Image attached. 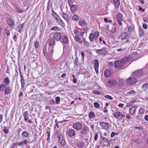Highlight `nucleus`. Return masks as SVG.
I'll return each instance as SVG.
<instances>
[{"instance_id": "f257e3e1", "label": "nucleus", "mask_w": 148, "mask_h": 148, "mask_svg": "<svg viewBox=\"0 0 148 148\" xmlns=\"http://www.w3.org/2000/svg\"><path fill=\"white\" fill-rule=\"evenodd\" d=\"M126 63V59L124 58L120 60L116 61L114 64V67L117 69H120L123 67L124 64Z\"/></svg>"}, {"instance_id": "f03ea898", "label": "nucleus", "mask_w": 148, "mask_h": 148, "mask_svg": "<svg viewBox=\"0 0 148 148\" xmlns=\"http://www.w3.org/2000/svg\"><path fill=\"white\" fill-rule=\"evenodd\" d=\"M137 80L135 77H129L126 79V82L127 85H132L136 83Z\"/></svg>"}, {"instance_id": "7ed1b4c3", "label": "nucleus", "mask_w": 148, "mask_h": 148, "mask_svg": "<svg viewBox=\"0 0 148 148\" xmlns=\"http://www.w3.org/2000/svg\"><path fill=\"white\" fill-rule=\"evenodd\" d=\"M89 131L88 127L86 126H84L81 129L80 134L82 135L85 136L88 134Z\"/></svg>"}, {"instance_id": "20e7f679", "label": "nucleus", "mask_w": 148, "mask_h": 148, "mask_svg": "<svg viewBox=\"0 0 148 148\" xmlns=\"http://www.w3.org/2000/svg\"><path fill=\"white\" fill-rule=\"evenodd\" d=\"M143 73V70L142 69H140L134 72L132 74V75L134 76L139 77L142 76Z\"/></svg>"}, {"instance_id": "39448f33", "label": "nucleus", "mask_w": 148, "mask_h": 148, "mask_svg": "<svg viewBox=\"0 0 148 148\" xmlns=\"http://www.w3.org/2000/svg\"><path fill=\"white\" fill-rule=\"evenodd\" d=\"M101 140H102L103 142V145L105 146H110V141L108 140L106 138L102 136H100Z\"/></svg>"}, {"instance_id": "423d86ee", "label": "nucleus", "mask_w": 148, "mask_h": 148, "mask_svg": "<svg viewBox=\"0 0 148 148\" xmlns=\"http://www.w3.org/2000/svg\"><path fill=\"white\" fill-rule=\"evenodd\" d=\"M100 125L102 129H105L106 131L108 130L109 129V124L107 122H100Z\"/></svg>"}, {"instance_id": "0eeeda50", "label": "nucleus", "mask_w": 148, "mask_h": 148, "mask_svg": "<svg viewBox=\"0 0 148 148\" xmlns=\"http://www.w3.org/2000/svg\"><path fill=\"white\" fill-rule=\"evenodd\" d=\"M58 137L59 138L58 142L61 144V146H64L66 144V142L63 136L62 135L60 134L58 136Z\"/></svg>"}, {"instance_id": "6e6552de", "label": "nucleus", "mask_w": 148, "mask_h": 148, "mask_svg": "<svg viewBox=\"0 0 148 148\" xmlns=\"http://www.w3.org/2000/svg\"><path fill=\"white\" fill-rule=\"evenodd\" d=\"M6 21L9 26L13 29L15 26V23L13 20L10 18H8L7 19Z\"/></svg>"}, {"instance_id": "1a4fd4ad", "label": "nucleus", "mask_w": 148, "mask_h": 148, "mask_svg": "<svg viewBox=\"0 0 148 148\" xmlns=\"http://www.w3.org/2000/svg\"><path fill=\"white\" fill-rule=\"evenodd\" d=\"M73 127L75 130H79L82 128V125L80 123H75L73 124Z\"/></svg>"}, {"instance_id": "9d476101", "label": "nucleus", "mask_w": 148, "mask_h": 148, "mask_svg": "<svg viewBox=\"0 0 148 148\" xmlns=\"http://www.w3.org/2000/svg\"><path fill=\"white\" fill-rule=\"evenodd\" d=\"M112 70L111 69H106L104 71V75L106 77H109L113 73Z\"/></svg>"}, {"instance_id": "9b49d317", "label": "nucleus", "mask_w": 148, "mask_h": 148, "mask_svg": "<svg viewBox=\"0 0 148 148\" xmlns=\"http://www.w3.org/2000/svg\"><path fill=\"white\" fill-rule=\"evenodd\" d=\"M117 21L118 24L122 25V24L121 21H123V15L121 13H118L116 16Z\"/></svg>"}, {"instance_id": "f8f14e48", "label": "nucleus", "mask_w": 148, "mask_h": 148, "mask_svg": "<svg viewBox=\"0 0 148 148\" xmlns=\"http://www.w3.org/2000/svg\"><path fill=\"white\" fill-rule=\"evenodd\" d=\"M62 36L59 32L55 33L53 36L54 39L57 41H59L61 40Z\"/></svg>"}, {"instance_id": "ddd939ff", "label": "nucleus", "mask_w": 148, "mask_h": 148, "mask_svg": "<svg viewBox=\"0 0 148 148\" xmlns=\"http://www.w3.org/2000/svg\"><path fill=\"white\" fill-rule=\"evenodd\" d=\"M119 38L122 40L125 39L126 38H130V37L126 32L122 33L119 36Z\"/></svg>"}, {"instance_id": "4468645a", "label": "nucleus", "mask_w": 148, "mask_h": 148, "mask_svg": "<svg viewBox=\"0 0 148 148\" xmlns=\"http://www.w3.org/2000/svg\"><path fill=\"white\" fill-rule=\"evenodd\" d=\"M99 61L97 60H95L94 61V68L97 74L98 73V68L99 66Z\"/></svg>"}, {"instance_id": "2eb2a0df", "label": "nucleus", "mask_w": 148, "mask_h": 148, "mask_svg": "<svg viewBox=\"0 0 148 148\" xmlns=\"http://www.w3.org/2000/svg\"><path fill=\"white\" fill-rule=\"evenodd\" d=\"M67 134L70 137L75 136L76 135L75 131L73 129H71L67 132Z\"/></svg>"}, {"instance_id": "dca6fc26", "label": "nucleus", "mask_w": 148, "mask_h": 148, "mask_svg": "<svg viewBox=\"0 0 148 148\" xmlns=\"http://www.w3.org/2000/svg\"><path fill=\"white\" fill-rule=\"evenodd\" d=\"M60 41L61 43H63L65 44H67L68 42V37L66 36H62Z\"/></svg>"}, {"instance_id": "f3484780", "label": "nucleus", "mask_w": 148, "mask_h": 148, "mask_svg": "<svg viewBox=\"0 0 148 148\" xmlns=\"http://www.w3.org/2000/svg\"><path fill=\"white\" fill-rule=\"evenodd\" d=\"M47 42L48 43V44L50 46H53L56 44L55 40L52 38H49L47 41Z\"/></svg>"}, {"instance_id": "a211bd4d", "label": "nucleus", "mask_w": 148, "mask_h": 148, "mask_svg": "<svg viewBox=\"0 0 148 148\" xmlns=\"http://www.w3.org/2000/svg\"><path fill=\"white\" fill-rule=\"evenodd\" d=\"M96 53L101 55L105 54L106 53V50L105 48L97 49L96 50Z\"/></svg>"}, {"instance_id": "6ab92c4d", "label": "nucleus", "mask_w": 148, "mask_h": 148, "mask_svg": "<svg viewBox=\"0 0 148 148\" xmlns=\"http://www.w3.org/2000/svg\"><path fill=\"white\" fill-rule=\"evenodd\" d=\"M28 143V141L27 139L24 140L23 141H21L18 143V146L20 147H23L24 146V144L26 145Z\"/></svg>"}, {"instance_id": "aec40b11", "label": "nucleus", "mask_w": 148, "mask_h": 148, "mask_svg": "<svg viewBox=\"0 0 148 148\" xmlns=\"http://www.w3.org/2000/svg\"><path fill=\"white\" fill-rule=\"evenodd\" d=\"M71 10L72 12H75L77 11L78 9V6L75 5H72L70 6Z\"/></svg>"}, {"instance_id": "412c9836", "label": "nucleus", "mask_w": 148, "mask_h": 148, "mask_svg": "<svg viewBox=\"0 0 148 148\" xmlns=\"http://www.w3.org/2000/svg\"><path fill=\"white\" fill-rule=\"evenodd\" d=\"M21 136L24 139L27 138L29 136V133L26 131H24L22 133Z\"/></svg>"}, {"instance_id": "4be33fe9", "label": "nucleus", "mask_w": 148, "mask_h": 148, "mask_svg": "<svg viewBox=\"0 0 148 148\" xmlns=\"http://www.w3.org/2000/svg\"><path fill=\"white\" fill-rule=\"evenodd\" d=\"M120 4L119 0H114V4L116 9L119 8Z\"/></svg>"}, {"instance_id": "5701e85b", "label": "nucleus", "mask_w": 148, "mask_h": 148, "mask_svg": "<svg viewBox=\"0 0 148 148\" xmlns=\"http://www.w3.org/2000/svg\"><path fill=\"white\" fill-rule=\"evenodd\" d=\"M137 107L136 106L132 107L129 110V113L132 114H133L136 110Z\"/></svg>"}, {"instance_id": "b1692460", "label": "nucleus", "mask_w": 148, "mask_h": 148, "mask_svg": "<svg viewBox=\"0 0 148 148\" xmlns=\"http://www.w3.org/2000/svg\"><path fill=\"white\" fill-rule=\"evenodd\" d=\"M21 77V85L22 88H24L25 85V82L24 79L23 77L22 74H20Z\"/></svg>"}, {"instance_id": "393cba45", "label": "nucleus", "mask_w": 148, "mask_h": 148, "mask_svg": "<svg viewBox=\"0 0 148 148\" xmlns=\"http://www.w3.org/2000/svg\"><path fill=\"white\" fill-rule=\"evenodd\" d=\"M121 113L120 112H115L112 115L114 117L118 119L121 118Z\"/></svg>"}, {"instance_id": "a878e982", "label": "nucleus", "mask_w": 148, "mask_h": 148, "mask_svg": "<svg viewBox=\"0 0 148 148\" xmlns=\"http://www.w3.org/2000/svg\"><path fill=\"white\" fill-rule=\"evenodd\" d=\"M11 92V88L10 87H7L5 90L4 94L5 95H8L10 94Z\"/></svg>"}, {"instance_id": "bb28decb", "label": "nucleus", "mask_w": 148, "mask_h": 148, "mask_svg": "<svg viewBox=\"0 0 148 148\" xmlns=\"http://www.w3.org/2000/svg\"><path fill=\"white\" fill-rule=\"evenodd\" d=\"M61 16L64 19L67 21V22L68 23L69 17L68 15L63 12Z\"/></svg>"}, {"instance_id": "cd10ccee", "label": "nucleus", "mask_w": 148, "mask_h": 148, "mask_svg": "<svg viewBox=\"0 0 148 148\" xmlns=\"http://www.w3.org/2000/svg\"><path fill=\"white\" fill-rule=\"evenodd\" d=\"M25 23L23 24L18 25L17 26L18 28V32L19 33H21L22 30L23 29Z\"/></svg>"}, {"instance_id": "c85d7f7f", "label": "nucleus", "mask_w": 148, "mask_h": 148, "mask_svg": "<svg viewBox=\"0 0 148 148\" xmlns=\"http://www.w3.org/2000/svg\"><path fill=\"white\" fill-rule=\"evenodd\" d=\"M79 25L82 26H85L87 25V23L85 21L80 20L79 22Z\"/></svg>"}, {"instance_id": "c756f323", "label": "nucleus", "mask_w": 148, "mask_h": 148, "mask_svg": "<svg viewBox=\"0 0 148 148\" xmlns=\"http://www.w3.org/2000/svg\"><path fill=\"white\" fill-rule=\"evenodd\" d=\"M148 88V84L147 83L144 84L142 86V89L143 90L146 92H147V90Z\"/></svg>"}, {"instance_id": "7c9ffc66", "label": "nucleus", "mask_w": 148, "mask_h": 148, "mask_svg": "<svg viewBox=\"0 0 148 148\" xmlns=\"http://www.w3.org/2000/svg\"><path fill=\"white\" fill-rule=\"evenodd\" d=\"M74 38L76 41L79 43L81 44L82 43V41L81 40V38L78 36H75Z\"/></svg>"}, {"instance_id": "2f4dec72", "label": "nucleus", "mask_w": 148, "mask_h": 148, "mask_svg": "<svg viewBox=\"0 0 148 148\" xmlns=\"http://www.w3.org/2000/svg\"><path fill=\"white\" fill-rule=\"evenodd\" d=\"M88 117L90 119L94 118L95 117V115L93 112H90L89 113Z\"/></svg>"}, {"instance_id": "473e14b6", "label": "nucleus", "mask_w": 148, "mask_h": 148, "mask_svg": "<svg viewBox=\"0 0 148 148\" xmlns=\"http://www.w3.org/2000/svg\"><path fill=\"white\" fill-rule=\"evenodd\" d=\"M23 116L24 118V121H27V120L29 119V117L28 116V112L27 111H25L23 113Z\"/></svg>"}, {"instance_id": "72a5a7b5", "label": "nucleus", "mask_w": 148, "mask_h": 148, "mask_svg": "<svg viewBox=\"0 0 148 148\" xmlns=\"http://www.w3.org/2000/svg\"><path fill=\"white\" fill-rule=\"evenodd\" d=\"M77 147L79 148H83L84 146V143L83 142H80L77 143Z\"/></svg>"}, {"instance_id": "f704fd0d", "label": "nucleus", "mask_w": 148, "mask_h": 148, "mask_svg": "<svg viewBox=\"0 0 148 148\" xmlns=\"http://www.w3.org/2000/svg\"><path fill=\"white\" fill-rule=\"evenodd\" d=\"M139 33L140 36V37H142L144 35V32L143 30V29L140 27H139Z\"/></svg>"}, {"instance_id": "c9c22d12", "label": "nucleus", "mask_w": 148, "mask_h": 148, "mask_svg": "<svg viewBox=\"0 0 148 148\" xmlns=\"http://www.w3.org/2000/svg\"><path fill=\"white\" fill-rule=\"evenodd\" d=\"M61 29L58 26H54L52 27L51 30H53L57 31H60Z\"/></svg>"}, {"instance_id": "e433bc0d", "label": "nucleus", "mask_w": 148, "mask_h": 148, "mask_svg": "<svg viewBox=\"0 0 148 148\" xmlns=\"http://www.w3.org/2000/svg\"><path fill=\"white\" fill-rule=\"evenodd\" d=\"M6 86V85L5 84H3L0 85V92L3 91Z\"/></svg>"}, {"instance_id": "4c0bfd02", "label": "nucleus", "mask_w": 148, "mask_h": 148, "mask_svg": "<svg viewBox=\"0 0 148 148\" xmlns=\"http://www.w3.org/2000/svg\"><path fill=\"white\" fill-rule=\"evenodd\" d=\"M58 22L59 24L62 27H64L65 25V24L63 21L61 19V18H60V19L59 20H58Z\"/></svg>"}, {"instance_id": "58836bf2", "label": "nucleus", "mask_w": 148, "mask_h": 148, "mask_svg": "<svg viewBox=\"0 0 148 148\" xmlns=\"http://www.w3.org/2000/svg\"><path fill=\"white\" fill-rule=\"evenodd\" d=\"M94 38H95L94 36V34L93 33H91L90 34L89 36V38L90 41L91 42L93 41Z\"/></svg>"}, {"instance_id": "ea45409f", "label": "nucleus", "mask_w": 148, "mask_h": 148, "mask_svg": "<svg viewBox=\"0 0 148 148\" xmlns=\"http://www.w3.org/2000/svg\"><path fill=\"white\" fill-rule=\"evenodd\" d=\"M43 52L44 53V56H46L47 55V47L45 45L44 46L43 50Z\"/></svg>"}, {"instance_id": "a19ab883", "label": "nucleus", "mask_w": 148, "mask_h": 148, "mask_svg": "<svg viewBox=\"0 0 148 148\" xmlns=\"http://www.w3.org/2000/svg\"><path fill=\"white\" fill-rule=\"evenodd\" d=\"M4 83L8 84L10 83V80L8 77H6L4 79Z\"/></svg>"}, {"instance_id": "79ce46f5", "label": "nucleus", "mask_w": 148, "mask_h": 148, "mask_svg": "<svg viewBox=\"0 0 148 148\" xmlns=\"http://www.w3.org/2000/svg\"><path fill=\"white\" fill-rule=\"evenodd\" d=\"M15 10L18 12L22 13L23 12L24 10L23 9H20L17 7H15Z\"/></svg>"}, {"instance_id": "37998d69", "label": "nucleus", "mask_w": 148, "mask_h": 148, "mask_svg": "<svg viewBox=\"0 0 148 148\" xmlns=\"http://www.w3.org/2000/svg\"><path fill=\"white\" fill-rule=\"evenodd\" d=\"M145 112V110L143 109L141 107L139 110V113L138 114H143Z\"/></svg>"}, {"instance_id": "c03bdc74", "label": "nucleus", "mask_w": 148, "mask_h": 148, "mask_svg": "<svg viewBox=\"0 0 148 148\" xmlns=\"http://www.w3.org/2000/svg\"><path fill=\"white\" fill-rule=\"evenodd\" d=\"M34 47L36 49L38 48L39 46V42L37 41H36L34 42Z\"/></svg>"}, {"instance_id": "a18cd8bd", "label": "nucleus", "mask_w": 148, "mask_h": 148, "mask_svg": "<svg viewBox=\"0 0 148 148\" xmlns=\"http://www.w3.org/2000/svg\"><path fill=\"white\" fill-rule=\"evenodd\" d=\"M72 18L73 21H77L78 20L79 17L77 15H74L73 16Z\"/></svg>"}, {"instance_id": "49530a36", "label": "nucleus", "mask_w": 148, "mask_h": 148, "mask_svg": "<svg viewBox=\"0 0 148 148\" xmlns=\"http://www.w3.org/2000/svg\"><path fill=\"white\" fill-rule=\"evenodd\" d=\"M60 101V98L59 97H57L56 98V103L58 104Z\"/></svg>"}, {"instance_id": "de8ad7c7", "label": "nucleus", "mask_w": 148, "mask_h": 148, "mask_svg": "<svg viewBox=\"0 0 148 148\" xmlns=\"http://www.w3.org/2000/svg\"><path fill=\"white\" fill-rule=\"evenodd\" d=\"M94 36L95 38V39L97 38L99 36V33L98 32H94Z\"/></svg>"}, {"instance_id": "09e8293b", "label": "nucleus", "mask_w": 148, "mask_h": 148, "mask_svg": "<svg viewBox=\"0 0 148 148\" xmlns=\"http://www.w3.org/2000/svg\"><path fill=\"white\" fill-rule=\"evenodd\" d=\"M78 60V58H76L75 59L74 61V64L76 66H77L79 65Z\"/></svg>"}, {"instance_id": "8fccbe9b", "label": "nucleus", "mask_w": 148, "mask_h": 148, "mask_svg": "<svg viewBox=\"0 0 148 148\" xmlns=\"http://www.w3.org/2000/svg\"><path fill=\"white\" fill-rule=\"evenodd\" d=\"M119 82L120 83V86H122L124 84L125 82L123 79H120L119 80Z\"/></svg>"}, {"instance_id": "3c124183", "label": "nucleus", "mask_w": 148, "mask_h": 148, "mask_svg": "<svg viewBox=\"0 0 148 148\" xmlns=\"http://www.w3.org/2000/svg\"><path fill=\"white\" fill-rule=\"evenodd\" d=\"M104 97L108 99H109L110 100H112L113 99V98L111 96H110L108 95H105Z\"/></svg>"}, {"instance_id": "603ef678", "label": "nucleus", "mask_w": 148, "mask_h": 148, "mask_svg": "<svg viewBox=\"0 0 148 148\" xmlns=\"http://www.w3.org/2000/svg\"><path fill=\"white\" fill-rule=\"evenodd\" d=\"M81 53L82 57V60H81V61H82L84 62V55H85L84 52L83 51H81Z\"/></svg>"}, {"instance_id": "864d4df0", "label": "nucleus", "mask_w": 148, "mask_h": 148, "mask_svg": "<svg viewBox=\"0 0 148 148\" xmlns=\"http://www.w3.org/2000/svg\"><path fill=\"white\" fill-rule=\"evenodd\" d=\"M94 107L97 108H98L99 107V104L97 102H95L94 103Z\"/></svg>"}, {"instance_id": "5fc2aeb1", "label": "nucleus", "mask_w": 148, "mask_h": 148, "mask_svg": "<svg viewBox=\"0 0 148 148\" xmlns=\"http://www.w3.org/2000/svg\"><path fill=\"white\" fill-rule=\"evenodd\" d=\"M83 42L85 46L88 47L90 46V44L86 40H84L83 41Z\"/></svg>"}, {"instance_id": "6e6d98bb", "label": "nucleus", "mask_w": 148, "mask_h": 148, "mask_svg": "<svg viewBox=\"0 0 148 148\" xmlns=\"http://www.w3.org/2000/svg\"><path fill=\"white\" fill-rule=\"evenodd\" d=\"M85 33V32H82L80 33L79 36H82V38H83V39H85L86 38H84V35Z\"/></svg>"}, {"instance_id": "4d7b16f0", "label": "nucleus", "mask_w": 148, "mask_h": 148, "mask_svg": "<svg viewBox=\"0 0 148 148\" xmlns=\"http://www.w3.org/2000/svg\"><path fill=\"white\" fill-rule=\"evenodd\" d=\"M93 93L96 95H99L101 94V92L97 90H94L93 91Z\"/></svg>"}, {"instance_id": "13d9d810", "label": "nucleus", "mask_w": 148, "mask_h": 148, "mask_svg": "<svg viewBox=\"0 0 148 148\" xmlns=\"http://www.w3.org/2000/svg\"><path fill=\"white\" fill-rule=\"evenodd\" d=\"M113 63L112 62H109L108 63V65L109 67L112 68L113 67Z\"/></svg>"}, {"instance_id": "bf43d9fd", "label": "nucleus", "mask_w": 148, "mask_h": 148, "mask_svg": "<svg viewBox=\"0 0 148 148\" xmlns=\"http://www.w3.org/2000/svg\"><path fill=\"white\" fill-rule=\"evenodd\" d=\"M80 32H78L77 30L75 29L74 30V34L76 35V36H79V34H80Z\"/></svg>"}, {"instance_id": "052dcab7", "label": "nucleus", "mask_w": 148, "mask_h": 148, "mask_svg": "<svg viewBox=\"0 0 148 148\" xmlns=\"http://www.w3.org/2000/svg\"><path fill=\"white\" fill-rule=\"evenodd\" d=\"M53 51H54L53 50L51 49L50 50V51L49 53V55L51 56V57L52 56V54L53 53Z\"/></svg>"}, {"instance_id": "680f3d73", "label": "nucleus", "mask_w": 148, "mask_h": 148, "mask_svg": "<svg viewBox=\"0 0 148 148\" xmlns=\"http://www.w3.org/2000/svg\"><path fill=\"white\" fill-rule=\"evenodd\" d=\"M68 2L69 6L72 5L73 4V2L72 0H68Z\"/></svg>"}, {"instance_id": "e2e57ef3", "label": "nucleus", "mask_w": 148, "mask_h": 148, "mask_svg": "<svg viewBox=\"0 0 148 148\" xmlns=\"http://www.w3.org/2000/svg\"><path fill=\"white\" fill-rule=\"evenodd\" d=\"M3 131L5 134H7L9 132V130L6 128H4L3 130Z\"/></svg>"}, {"instance_id": "0e129e2a", "label": "nucleus", "mask_w": 148, "mask_h": 148, "mask_svg": "<svg viewBox=\"0 0 148 148\" xmlns=\"http://www.w3.org/2000/svg\"><path fill=\"white\" fill-rule=\"evenodd\" d=\"M128 31L129 32H132V29L131 26H130L128 27Z\"/></svg>"}, {"instance_id": "69168bd1", "label": "nucleus", "mask_w": 148, "mask_h": 148, "mask_svg": "<svg viewBox=\"0 0 148 148\" xmlns=\"http://www.w3.org/2000/svg\"><path fill=\"white\" fill-rule=\"evenodd\" d=\"M13 39L15 42H16L17 40V37L16 35L15 34L13 37Z\"/></svg>"}, {"instance_id": "338daca9", "label": "nucleus", "mask_w": 148, "mask_h": 148, "mask_svg": "<svg viewBox=\"0 0 148 148\" xmlns=\"http://www.w3.org/2000/svg\"><path fill=\"white\" fill-rule=\"evenodd\" d=\"M143 27L145 29H146L147 28V25L145 23H144L143 25Z\"/></svg>"}, {"instance_id": "774afa93", "label": "nucleus", "mask_w": 148, "mask_h": 148, "mask_svg": "<svg viewBox=\"0 0 148 148\" xmlns=\"http://www.w3.org/2000/svg\"><path fill=\"white\" fill-rule=\"evenodd\" d=\"M98 138V134L97 133H96L95 136L94 137V140H96Z\"/></svg>"}]
</instances>
